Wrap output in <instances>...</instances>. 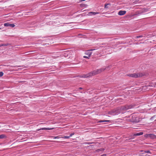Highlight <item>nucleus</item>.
<instances>
[{
  "instance_id": "obj_13",
  "label": "nucleus",
  "mask_w": 156,
  "mask_h": 156,
  "mask_svg": "<svg viewBox=\"0 0 156 156\" xmlns=\"http://www.w3.org/2000/svg\"><path fill=\"white\" fill-rule=\"evenodd\" d=\"M143 132H140V133H135L133 135L134 136H140V135H143Z\"/></svg>"
},
{
  "instance_id": "obj_10",
  "label": "nucleus",
  "mask_w": 156,
  "mask_h": 156,
  "mask_svg": "<svg viewBox=\"0 0 156 156\" xmlns=\"http://www.w3.org/2000/svg\"><path fill=\"white\" fill-rule=\"evenodd\" d=\"M99 13L98 12H90L88 14V15L89 16H91L92 15H95L96 14H98Z\"/></svg>"
},
{
  "instance_id": "obj_7",
  "label": "nucleus",
  "mask_w": 156,
  "mask_h": 156,
  "mask_svg": "<svg viewBox=\"0 0 156 156\" xmlns=\"http://www.w3.org/2000/svg\"><path fill=\"white\" fill-rule=\"evenodd\" d=\"M126 11L124 10H120L118 13V14L119 15L122 16L126 14Z\"/></svg>"
},
{
  "instance_id": "obj_17",
  "label": "nucleus",
  "mask_w": 156,
  "mask_h": 156,
  "mask_svg": "<svg viewBox=\"0 0 156 156\" xmlns=\"http://www.w3.org/2000/svg\"><path fill=\"white\" fill-rule=\"evenodd\" d=\"M10 23H7L4 24V26L5 27H8L9 26Z\"/></svg>"
},
{
  "instance_id": "obj_21",
  "label": "nucleus",
  "mask_w": 156,
  "mask_h": 156,
  "mask_svg": "<svg viewBox=\"0 0 156 156\" xmlns=\"http://www.w3.org/2000/svg\"><path fill=\"white\" fill-rule=\"evenodd\" d=\"M15 26V25L13 24H10L9 26L11 27H14Z\"/></svg>"
},
{
  "instance_id": "obj_3",
  "label": "nucleus",
  "mask_w": 156,
  "mask_h": 156,
  "mask_svg": "<svg viewBox=\"0 0 156 156\" xmlns=\"http://www.w3.org/2000/svg\"><path fill=\"white\" fill-rule=\"evenodd\" d=\"M131 121L132 122H138L140 121L139 118L136 114L132 115Z\"/></svg>"
},
{
  "instance_id": "obj_20",
  "label": "nucleus",
  "mask_w": 156,
  "mask_h": 156,
  "mask_svg": "<svg viewBox=\"0 0 156 156\" xmlns=\"http://www.w3.org/2000/svg\"><path fill=\"white\" fill-rule=\"evenodd\" d=\"M143 37V36H142V35H140V36H136L135 38H141V37Z\"/></svg>"
},
{
  "instance_id": "obj_22",
  "label": "nucleus",
  "mask_w": 156,
  "mask_h": 156,
  "mask_svg": "<svg viewBox=\"0 0 156 156\" xmlns=\"http://www.w3.org/2000/svg\"><path fill=\"white\" fill-rule=\"evenodd\" d=\"M149 134H146L144 135V137L146 138L149 137Z\"/></svg>"
},
{
  "instance_id": "obj_18",
  "label": "nucleus",
  "mask_w": 156,
  "mask_h": 156,
  "mask_svg": "<svg viewBox=\"0 0 156 156\" xmlns=\"http://www.w3.org/2000/svg\"><path fill=\"white\" fill-rule=\"evenodd\" d=\"M70 137V136H65L63 137H62V138L64 139H68Z\"/></svg>"
},
{
  "instance_id": "obj_23",
  "label": "nucleus",
  "mask_w": 156,
  "mask_h": 156,
  "mask_svg": "<svg viewBox=\"0 0 156 156\" xmlns=\"http://www.w3.org/2000/svg\"><path fill=\"white\" fill-rule=\"evenodd\" d=\"M3 75V73L2 72H0V77L2 76Z\"/></svg>"
},
{
  "instance_id": "obj_9",
  "label": "nucleus",
  "mask_w": 156,
  "mask_h": 156,
  "mask_svg": "<svg viewBox=\"0 0 156 156\" xmlns=\"http://www.w3.org/2000/svg\"><path fill=\"white\" fill-rule=\"evenodd\" d=\"M110 3H106L105 5L104 8L105 9H107L110 8Z\"/></svg>"
},
{
  "instance_id": "obj_12",
  "label": "nucleus",
  "mask_w": 156,
  "mask_h": 156,
  "mask_svg": "<svg viewBox=\"0 0 156 156\" xmlns=\"http://www.w3.org/2000/svg\"><path fill=\"white\" fill-rule=\"evenodd\" d=\"M77 37L79 38H86L85 35H83L81 34L78 35Z\"/></svg>"
},
{
  "instance_id": "obj_30",
  "label": "nucleus",
  "mask_w": 156,
  "mask_h": 156,
  "mask_svg": "<svg viewBox=\"0 0 156 156\" xmlns=\"http://www.w3.org/2000/svg\"><path fill=\"white\" fill-rule=\"evenodd\" d=\"M79 88V89H82V88L81 87H80Z\"/></svg>"
},
{
  "instance_id": "obj_11",
  "label": "nucleus",
  "mask_w": 156,
  "mask_h": 156,
  "mask_svg": "<svg viewBox=\"0 0 156 156\" xmlns=\"http://www.w3.org/2000/svg\"><path fill=\"white\" fill-rule=\"evenodd\" d=\"M149 137H150V138L151 139H154L156 138V136L154 135V134H149Z\"/></svg>"
},
{
  "instance_id": "obj_31",
  "label": "nucleus",
  "mask_w": 156,
  "mask_h": 156,
  "mask_svg": "<svg viewBox=\"0 0 156 156\" xmlns=\"http://www.w3.org/2000/svg\"><path fill=\"white\" fill-rule=\"evenodd\" d=\"M134 138V137H132L131 139H133Z\"/></svg>"
},
{
  "instance_id": "obj_14",
  "label": "nucleus",
  "mask_w": 156,
  "mask_h": 156,
  "mask_svg": "<svg viewBox=\"0 0 156 156\" xmlns=\"http://www.w3.org/2000/svg\"><path fill=\"white\" fill-rule=\"evenodd\" d=\"M54 129V128H41L38 130H51Z\"/></svg>"
},
{
  "instance_id": "obj_26",
  "label": "nucleus",
  "mask_w": 156,
  "mask_h": 156,
  "mask_svg": "<svg viewBox=\"0 0 156 156\" xmlns=\"http://www.w3.org/2000/svg\"><path fill=\"white\" fill-rule=\"evenodd\" d=\"M90 57H88V56H83V58H89Z\"/></svg>"
},
{
  "instance_id": "obj_16",
  "label": "nucleus",
  "mask_w": 156,
  "mask_h": 156,
  "mask_svg": "<svg viewBox=\"0 0 156 156\" xmlns=\"http://www.w3.org/2000/svg\"><path fill=\"white\" fill-rule=\"evenodd\" d=\"M110 120H101L98 122H109Z\"/></svg>"
},
{
  "instance_id": "obj_24",
  "label": "nucleus",
  "mask_w": 156,
  "mask_h": 156,
  "mask_svg": "<svg viewBox=\"0 0 156 156\" xmlns=\"http://www.w3.org/2000/svg\"><path fill=\"white\" fill-rule=\"evenodd\" d=\"M144 152H145V153H150V154H151V152H150V151L149 150H148V151H145Z\"/></svg>"
},
{
  "instance_id": "obj_19",
  "label": "nucleus",
  "mask_w": 156,
  "mask_h": 156,
  "mask_svg": "<svg viewBox=\"0 0 156 156\" xmlns=\"http://www.w3.org/2000/svg\"><path fill=\"white\" fill-rule=\"evenodd\" d=\"M52 137H53L54 139H58L59 138V136H52Z\"/></svg>"
},
{
  "instance_id": "obj_27",
  "label": "nucleus",
  "mask_w": 156,
  "mask_h": 156,
  "mask_svg": "<svg viewBox=\"0 0 156 156\" xmlns=\"http://www.w3.org/2000/svg\"><path fill=\"white\" fill-rule=\"evenodd\" d=\"M74 133H71L70 134L69 136H70V137L71 136H72L73 135H74Z\"/></svg>"
},
{
  "instance_id": "obj_34",
  "label": "nucleus",
  "mask_w": 156,
  "mask_h": 156,
  "mask_svg": "<svg viewBox=\"0 0 156 156\" xmlns=\"http://www.w3.org/2000/svg\"><path fill=\"white\" fill-rule=\"evenodd\" d=\"M50 40V42H51V40H51V39H50V40Z\"/></svg>"
},
{
  "instance_id": "obj_36",
  "label": "nucleus",
  "mask_w": 156,
  "mask_h": 156,
  "mask_svg": "<svg viewBox=\"0 0 156 156\" xmlns=\"http://www.w3.org/2000/svg\"><path fill=\"white\" fill-rule=\"evenodd\" d=\"M155 85H156V83H155Z\"/></svg>"
},
{
  "instance_id": "obj_6",
  "label": "nucleus",
  "mask_w": 156,
  "mask_h": 156,
  "mask_svg": "<svg viewBox=\"0 0 156 156\" xmlns=\"http://www.w3.org/2000/svg\"><path fill=\"white\" fill-rule=\"evenodd\" d=\"M94 50L95 49H90V50H88L86 52L85 54L86 55H88V57H90L92 54V53L91 51H92Z\"/></svg>"
},
{
  "instance_id": "obj_35",
  "label": "nucleus",
  "mask_w": 156,
  "mask_h": 156,
  "mask_svg": "<svg viewBox=\"0 0 156 156\" xmlns=\"http://www.w3.org/2000/svg\"><path fill=\"white\" fill-rule=\"evenodd\" d=\"M1 29V28H0V29Z\"/></svg>"
},
{
  "instance_id": "obj_5",
  "label": "nucleus",
  "mask_w": 156,
  "mask_h": 156,
  "mask_svg": "<svg viewBox=\"0 0 156 156\" xmlns=\"http://www.w3.org/2000/svg\"><path fill=\"white\" fill-rule=\"evenodd\" d=\"M132 106H125L121 107L120 108V110L122 111H126L128 109L131 108Z\"/></svg>"
},
{
  "instance_id": "obj_2",
  "label": "nucleus",
  "mask_w": 156,
  "mask_h": 156,
  "mask_svg": "<svg viewBox=\"0 0 156 156\" xmlns=\"http://www.w3.org/2000/svg\"><path fill=\"white\" fill-rule=\"evenodd\" d=\"M128 76L130 77H134V78H137L140 77L142 76H143V75L142 73H134L133 74H129L127 75Z\"/></svg>"
},
{
  "instance_id": "obj_8",
  "label": "nucleus",
  "mask_w": 156,
  "mask_h": 156,
  "mask_svg": "<svg viewBox=\"0 0 156 156\" xmlns=\"http://www.w3.org/2000/svg\"><path fill=\"white\" fill-rule=\"evenodd\" d=\"M147 11L146 10H143L142 11H139L137 12H136V13L134 15H135L138 16L140 14H141L143 13L146 12Z\"/></svg>"
},
{
  "instance_id": "obj_25",
  "label": "nucleus",
  "mask_w": 156,
  "mask_h": 156,
  "mask_svg": "<svg viewBox=\"0 0 156 156\" xmlns=\"http://www.w3.org/2000/svg\"><path fill=\"white\" fill-rule=\"evenodd\" d=\"M6 45H7V44H1L0 45V47L2 46H6Z\"/></svg>"
},
{
  "instance_id": "obj_4",
  "label": "nucleus",
  "mask_w": 156,
  "mask_h": 156,
  "mask_svg": "<svg viewBox=\"0 0 156 156\" xmlns=\"http://www.w3.org/2000/svg\"><path fill=\"white\" fill-rule=\"evenodd\" d=\"M110 66H108L107 67H104L103 68L101 69H97L96 70L97 71V72L98 74H99L101 73L102 72L104 71L106 69H108L110 68Z\"/></svg>"
},
{
  "instance_id": "obj_1",
  "label": "nucleus",
  "mask_w": 156,
  "mask_h": 156,
  "mask_svg": "<svg viewBox=\"0 0 156 156\" xmlns=\"http://www.w3.org/2000/svg\"><path fill=\"white\" fill-rule=\"evenodd\" d=\"M96 70H94L87 74L83 75L81 77L84 78H88L98 74Z\"/></svg>"
},
{
  "instance_id": "obj_15",
  "label": "nucleus",
  "mask_w": 156,
  "mask_h": 156,
  "mask_svg": "<svg viewBox=\"0 0 156 156\" xmlns=\"http://www.w3.org/2000/svg\"><path fill=\"white\" fill-rule=\"evenodd\" d=\"M6 138V136L4 134H2L0 135V139H3Z\"/></svg>"
},
{
  "instance_id": "obj_32",
  "label": "nucleus",
  "mask_w": 156,
  "mask_h": 156,
  "mask_svg": "<svg viewBox=\"0 0 156 156\" xmlns=\"http://www.w3.org/2000/svg\"><path fill=\"white\" fill-rule=\"evenodd\" d=\"M50 40V42H51V40H51V39H50V40Z\"/></svg>"
},
{
  "instance_id": "obj_28",
  "label": "nucleus",
  "mask_w": 156,
  "mask_h": 156,
  "mask_svg": "<svg viewBox=\"0 0 156 156\" xmlns=\"http://www.w3.org/2000/svg\"><path fill=\"white\" fill-rule=\"evenodd\" d=\"M86 5L85 4H82L81 5V6H86Z\"/></svg>"
},
{
  "instance_id": "obj_33",
  "label": "nucleus",
  "mask_w": 156,
  "mask_h": 156,
  "mask_svg": "<svg viewBox=\"0 0 156 156\" xmlns=\"http://www.w3.org/2000/svg\"><path fill=\"white\" fill-rule=\"evenodd\" d=\"M50 40V42H51V40H51V39H50V40Z\"/></svg>"
},
{
  "instance_id": "obj_29",
  "label": "nucleus",
  "mask_w": 156,
  "mask_h": 156,
  "mask_svg": "<svg viewBox=\"0 0 156 156\" xmlns=\"http://www.w3.org/2000/svg\"><path fill=\"white\" fill-rule=\"evenodd\" d=\"M139 0H136V2H137L139 1Z\"/></svg>"
}]
</instances>
